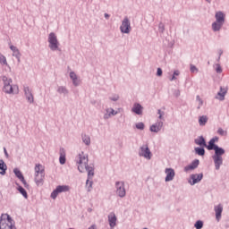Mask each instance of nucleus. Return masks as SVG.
<instances>
[{"mask_svg": "<svg viewBox=\"0 0 229 229\" xmlns=\"http://www.w3.org/2000/svg\"><path fill=\"white\" fill-rule=\"evenodd\" d=\"M76 163L79 164L78 170L80 173L88 172V180L94 178V166L89 165V155L81 152L78 155Z\"/></svg>", "mask_w": 229, "mask_h": 229, "instance_id": "f257e3e1", "label": "nucleus"}, {"mask_svg": "<svg viewBox=\"0 0 229 229\" xmlns=\"http://www.w3.org/2000/svg\"><path fill=\"white\" fill-rule=\"evenodd\" d=\"M215 154L212 156L214 164H215V169L216 171H219L221 169V165L223 164V155H225V148L217 146L215 149Z\"/></svg>", "mask_w": 229, "mask_h": 229, "instance_id": "f03ea898", "label": "nucleus"}, {"mask_svg": "<svg viewBox=\"0 0 229 229\" xmlns=\"http://www.w3.org/2000/svg\"><path fill=\"white\" fill-rule=\"evenodd\" d=\"M0 229H17L15 220L8 214H2L0 216Z\"/></svg>", "mask_w": 229, "mask_h": 229, "instance_id": "7ed1b4c3", "label": "nucleus"}, {"mask_svg": "<svg viewBox=\"0 0 229 229\" xmlns=\"http://www.w3.org/2000/svg\"><path fill=\"white\" fill-rule=\"evenodd\" d=\"M46 176L44 165L38 164L35 166V182L37 185H42Z\"/></svg>", "mask_w": 229, "mask_h": 229, "instance_id": "20e7f679", "label": "nucleus"}, {"mask_svg": "<svg viewBox=\"0 0 229 229\" xmlns=\"http://www.w3.org/2000/svg\"><path fill=\"white\" fill-rule=\"evenodd\" d=\"M48 47H50L51 51H58L60 43L58 42V38H56L55 32H51L48 35Z\"/></svg>", "mask_w": 229, "mask_h": 229, "instance_id": "39448f33", "label": "nucleus"}, {"mask_svg": "<svg viewBox=\"0 0 229 229\" xmlns=\"http://www.w3.org/2000/svg\"><path fill=\"white\" fill-rule=\"evenodd\" d=\"M120 31L121 33H125L126 35H128L130 31H131V22L130 21L128 16H125L123 18L120 26Z\"/></svg>", "mask_w": 229, "mask_h": 229, "instance_id": "423d86ee", "label": "nucleus"}, {"mask_svg": "<svg viewBox=\"0 0 229 229\" xmlns=\"http://www.w3.org/2000/svg\"><path fill=\"white\" fill-rule=\"evenodd\" d=\"M139 157H143L147 160H151V150H149V147L148 144H144L140 148Z\"/></svg>", "mask_w": 229, "mask_h": 229, "instance_id": "0eeeda50", "label": "nucleus"}, {"mask_svg": "<svg viewBox=\"0 0 229 229\" xmlns=\"http://www.w3.org/2000/svg\"><path fill=\"white\" fill-rule=\"evenodd\" d=\"M116 194L119 198H124L126 196V188L124 187V182L117 181L115 182Z\"/></svg>", "mask_w": 229, "mask_h": 229, "instance_id": "6e6552de", "label": "nucleus"}, {"mask_svg": "<svg viewBox=\"0 0 229 229\" xmlns=\"http://www.w3.org/2000/svg\"><path fill=\"white\" fill-rule=\"evenodd\" d=\"M13 173L18 180L21 182V183L24 185L25 189H30V184L26 182V179H24V175H22V172L19 170V168H14Z\"/></svg>", "mask_w": 229, "mask_h": 229, "instance_id": "1a4fd4ad", "label": "nucleus"}, {"mask_svg": "<svg viewBox=\"0 0 229 229\" xmlns=\"http://www.w3.org/2000/svg\"><path fill=\"white\" fill-rule=\"evenodd\" d=\"M165 174H166L165 178V182H173L174 180V176H176V173L173 168H165Z\"/></svg>", "mask_w": 229, "mask_h": 229, "instance_id": "9d476101", "label": "nucleus"}, {"mask_svg": "<svg viewBox=\"0 0 229 229\" xmlns=\"http://www.w3.org/2000/svg\"><path fill=\"white\" fill-rule=\"evenodd\" d=\"M190 178L191 181L190 180L189 183L191 185H196V183H199L203 180V174H192Z\"/></svg>", "mask_w": 229, "mask_h": 229, "instance_id": "9b49d317", "label": "nucleus"}, {"mask_svg": "<svg viewBox=\"0 0 229 229\" xmlns=\"http://www.w3.org/2000/svg\"><path fill=\"white\" fill-rule=\"evenodd\" d=\"M199 165V159H194L190 165L184 167V172L189 173V171H194V169H198Z\"/></svg>", "mask_w": 229, "mask_h": 229, "instance_id": "f8f14e48", "label": "nucleus"}, {"mask_svg": "<svg viewBox=\"0 0 229 229\" xmlns=\"http://www.w3.org/2000/svg\"><path fill=\"white\" fill-rule=\"evenodd\" d=\"M214 210H215L216 221L218 222L221 221V216L223 214V205L218 204L217 206H215Z\"/></svg>", "mask_w": 229, "mask_h": 229, "instance_id": "ddd939ff", "label": "nucleus"}, {"mask_svg": "<svg viewBox=\"0 0 229 229\" xmlns=\"http://www.w3.org/2000/svg\"><path fill=\"white\" fill-rule=\"evenodd\" d=\"M142 110L143 107L139 103H135L131 108V112H133L134 114H136L137 115H142Z\"/></svg>", "mask_w": 229, "mask_h": 229, "instance_id": "4468645a", "label": "nucleus"}, {"mask_svg": "<svg viewBox=\"0 0 229 229\" xmlns=\"http://www.w3.org/2000/svg\"><path fill=\"white\" fill-rule=\"evenodd\" d=\"M194 142L197 146H200V148H205V146H207V140L203 136H199L198 139H195Z\"/></svg>", "mask_w": 229, "mask_h": 229, "instance_id": "2eb2a0df", "label": "nucleus"}, {"mask_svg": "<svg viewBox=\"0 0 229 229\" xmlns=\"http://www.w3.org/2000/svg\"><path fill=\"white\" fill-rule=\"evenodd\" d=\"M215 19H216V22L225 24V14L223 13V12L219 11V12L216 13Z\"/></svg>", "mask_w": 229, "mask_h": 229, "instance_id": "dca6fc26", "label": "nucleus"}, {"mask_svg": "<svg viewBox=\"0 0 229 229\" xmlns=\"http://www.w3.org/2000/svg\"><path fill=\"white\" fill-rule=\"evenodd\" d=\"M1 80H2V81L4 83V87L11 86L13 81L12 79L6 77V75H2L1 76Z\"/></svg>", "mask_w": 229, "mask_h": 229, "instance_id": "f3484780", "label": "nucleus"}, {"mask_svg": "<svg viewBox=\"0 0 229 229\" xmlns=\"http://www.w3.org/2000/svg\"><path fill=\"white\" fill-rule=\"evenodd\" d=\"M7 169L8 166H6V164H4V160L0 159V174H2V176H4V174H6Z\"/></svg>", "mask_w": 229, "mask_h": 229, "instance_id": "a211bd4d", "label": "nucleus"}, {"mask_svg": "<svg viewBox=\"0 0 229 229\" xmlns=\"http://www.w3.org/2000/svg\"><path fill=\"white\" fill-rule=\"evenodd\" d=\"M16 185L18 186L17 191L20 192V194L22 195L25 199H28V191H26L22 186L19 185V183H16Z\"/></svg>", "mask_w": 229, "mask_h": 229, "instance_id": "6ab92c4d", "label": "nucleus"}, {"mask_svg": "<svg viewBox=\"0 0 229 229\" xmlns=\"http://www.w3.org/2000/svg\"><path fill=\"white\" fill-rule=\"evenodd\" d=\"M58 94H63L64 96H69V89L65 86H59L57 88Z\"/></svg>", "mask_w": 229, "mask_h": 229, "instance_id": "aec40b11", "label": "nucleus"}, {"mask_svg": "<svg viewBox=\"0 0 229 229\" xmlns=\"http://www.w3.org/2000/svg\"><path fill=\"white\" fill-rule=\"evenodd\" d=\"M225 23H221V22H218V21H215L212 23V30L213 31H221V28H223V25Z\"/></svg>", "mask_w": 229, "mask_h": 229, "instance_id": "412c9836", "label": "nucleus"}, {"mask_svg": "<svg viewBox=\"0 0 229 229\" xmlns=\"http://www.w3.org/2000/svg\"><path fill=\"white\" fill-rule=\"evenodd\" d=\"M59 162L61 165H64L65 164L66 159H65V149L60 148V157H59Z\"/></svg>", "mask_w": 229, "mask_h": 229, "instance_id": "4be33fe9", "label": "nucleus"}, {"mask_svg": "<svg viewBox=\"0 0 229 229\" xmlns=\"http://www.w3.org/2000/svg\"><path fill=\"white\" fill-rule=\"evenodd\" d=\"M217 145L214 142V140H209L208 141V144L207 145L206 143V146L205 148H208V151H214L216 148Z\"/></svg>", "mask_w": 229, "mask_h": 229, "instance_id": "5701e85b", "label": "nucleus"}, {"mask_svg": "<svg viewBox=\"0 0 229 229\" xmlns=\"http://www.w3.org/2000/svg\"><path fill=\"white\" fill-rule=\"evenodd\" d=\"M109 225L111 228H114L116 223H117V216L114 215L113 216H108Z\"/></svg>", "mask_w": 229, "mask_h": 229, "instance_id": "b1692460", "label": "nucleus"}, {"mask_svg": "<svg viewBox=\"0 0 229 229\" xmlns=\"http://www.w3.org/2000/svg\"><path fill=\"white\" fill-rule=\"evenodd\" d=\"M194 149L196 155H199V157H205V147H196Z\"/></svg>", "mask_w": 229, "mask_h": 229, "instance_id": "393cba45", "label": "nucleus"}, {"mask_svg": "<svg viewBox=\"0 0 229 229\" xmlns=\"http://www.w3.org/2000/svg\"><path fill=\"white\" fill-rule=\"evenodd\" d=\"M15 89V86H4L3 92H5V94H13V89Z\"/></svg>", "mask_w": 229, "mask_h": 229, "instance_id": "a878e982", "label": "nucleus"}, {"mask_svg": "<svg viewBox=\"0 0 229 229\" xmlns=\"http://www.w3.org/2000/svg\"><path fill=\"white\" fill-rule=\"evenodd\" d=\"M207 123H208V117H207V115L199 116V126H205V124H207Z\"/></svg>", "mask_w": 229, "mask_h": 229, "instance_id": "bb28decb", "label": "nucleus"}, {"mask_svg": "<svg viewBox=\"0 0 229 229\" xmlns=\"http://www.w3.org/2000/svg\"><path fill=\"white\" fill-rule=\"evenodd\" d=\"M56 189L59 191L60 194H62V192H69L68 185H58Z\"/></svg>", "mask_w": 229, "mask_h": 229, "instance_id": "cd10ccee", "label": "nucleus"}, {"mask_svg": "<svg viewBox=\"0 0 229 229\" xmlns=\"http://www.w3.org/2000/svg\"><path fill=\"white\" fill-rule=\"evenodd\" d=\"M92 185H94V182H92V179H87L86 189L88 192H90L92 191Z\"/></svg>", "mask_w": 229, "mask_h": 229, "instance_id": "c85d7f7f", "label": "nucleus"}, {"mask_svg": "<svg viewBox=\"0 0 229 229\" xmlns=\"http://www.w3.org/2000/svg\"><path fill=\"white\" fill-rule=\"evenodd\" d=\"M81 139L82 142H84L86 146H90V136L84 134L82 135Z\"/></svg>", "mask_w": 229, "mask_h": 229, "instance_id": "c756f323", "label": "nucleus"}, {"mask_svg": "<svg viewBox=\"0 0 229 229\" xmlns=\"http://www.w3.org/2000/svg\"><path fill=\"white\" fill-rule=\"evenodd\" d=\"M58 194H60V191L57 190V188H55L51 195H50V198H52V199H56V198H58Z\"/></svg>", "mask_w": 229, "mask_h": 229, "instance_id": "7c9ffc66", "label": "nucleus"}, {"mask_svg": "<svg viewBox=\"0 0 229 229\" xmlns=\"http://www.w3.org/2000/svg\"><path fill=\"white\" fill-rule=\"evenodd\" d=\"M203 221L202 220H198V221H196L195 222V224H194V227L196 228V229H201V228H203Z\"/></svg>", "mask_w": 229, "mask_h": 229, "instance_id": "2f4dec72", "label": "nucleus"}, {"mask_svg": "<svg viewBox=\"0 0 229 229\" xmlns=\"http://www.w3.org/2000/svg\"><path fill=\"white\" fill-rule=\"evenodd\" d=\"M0 64H2L3 65H8V62L6 61V57L0 54Z\"/></svg>", "mask_w": 229, "mask_h": 229, "instance_id": "473e14b6", "label": "nucleus"}, {"mask_svg": "<svg viewBox=\"0 0 229 229\" xmlns=\"http://www.w3.org/2000/svg\"><path fill=\"white\" fill-rule=\"evenodd\" d=\"M226 92H227V90L226 89H224V91L223 92H218L217 93V96H220V101H225V96H226Z\"/></svg>", "mask_w": 229, "mask_h": 229, "instance_id": "72a5a7b5", "label": "nucleus"}, {"mask_svg": "<svg viewBox=\"0 0 229 229\" xmlns=\"http://www.w3.org/2000/svg\"><path fill=\"white\" fill-rule=\"evenodd\" d=\"M25 98H26V99L28 100L29 103H33L34 102L32 93H29V94L25 95Z\"/></svg>", "mask_w": 229, "mask_h": 229, "instance_id": "f704fd0d", "label": "nucleus"}, {"mask_svg": "<svg viewBox=\"0 0 229 229\" xmlns=\"http://www.w3.org/2000/svg\"><path fill=\"white\" fill-rule=\"evenodd\" d=\"M154 126L157 127V130L160 131L164 126V122L157 121L156 123H154Z\"/></svg>", "mask_w": 229, "mask_h": 229, "instance_id": "c9c22d12", "label": "nucleus"}, {"mask_svg": "<svg viewBox=\"0 0 229 229\" xmlns=\"http://www.w3.org/2000/svg\"><path fill=\"white\" fill-rule=\"evenodd\" d=\"M13 56H15V58H17V61L21 63V52L19 50H16V52H13Z\"/></svg>", "mask_w": 229, "mask_h": 229, "instance_id": "e433bc0d", "label": "nucleus"}, {"mask_svg": "<svg viewBox=\"0 0 229 229\" xmlns=\"http://www.w3.org/2000/svg\"><path fill=\"white\" fill-rule=\"evenodd\" d=\"M158 31L159 33H164V31H165V25H164L163 22L158 24Z\"/></svg>", "mask_w": 229, "mask_h": 229, "instance_id": "4c0bfd02", "label": "nucleus"}, {"mask_svg": "<svg viewBox=\"0 0 229 229\" xmlns=\"http://www.w3.org/2000/svg\"><path fill=\"white\" fill-rule=\"evenodd\" d=\"M150 131H152L153 133H158V131H160L158 130V127L156 126L155 124H152L149 128Z\"/></svg>", "mask_w": 229, "mask_h": 229, "instance_id": "58836bf2", "label": "nucleus"}, {"mask_svg": "<svg viewBox=\"0 0 229 229\" xmlns=\"http://www.w3.org/2000/svg\"><path fill=\"white\" fill-rule=\"evenodd\" d=\"M135 126H136L137 130H144V128H145L144 123H142V122L136 123Z\"/></svg>", "mask_w": 229, "mask_h": 229, "instance_id": "ea45409f", "label": "nucleus"}, {"mask_svg": "<svg viewBox=\"0 0 229 229\" xmlns=\"http://www.w3.org/2000/svg\"><path fill=\"white\" fill-rule=\"evenodd\" d=\"M112 116L110 114V109H106V114H104V119L106 121L107 119H110Z\"/></svg>", "mask_w": 229, "mask_h": 229, "instance_id": "a19ab883", "label": "nucleus"}, {"mask_svg": "<svg viewBox=\"0 0 229 229\" xmlns=\"http://www.w3.org/2000/svg\"><path fill=\"white\" fill-rule=\"evenodd\" d=\"M190 71H191V72H199L198 67H196V65H194V64L190 65Z\"/></svg>", "mask_w": 229, "mask_h": 229, "instance_id": "79ce46f5", "label": "nucleus"}, {"mask_svg": "<svg viewBox=\"0 0 229 229\" xmlns=\"http://www.w3.org/2000/svg\"><path fill=\"white\" fill-rule=\"evenodd\" d=\"M217 133H218V135H221L222 137H225V135H226V131L225 130H223V128H219L217 130Z\"/></svg>", "mask_w": 229, "mask_h": 229, "instance_id": "37998d69", "label": "nucleus"}, {"mask_svg": "<svg viewBox=\"0 0 229 229\" xmlns=\"http://www.w3.org/2000/svg\"><path fill=\"white\" fill-rule=\"evenodd\" d=\"M72 84L74 85V87H80V80L77 78L72 80Z\"/></svg>", "mask_w": 229, "mask_h": 229, "instance_id": "c03bdc74", "label": "nucleus"}, {"mask_svg": "<svg viewBox=\"0 0 229 229\" xmlns=\"http://www.w3.org/2000/svg\"><path fill=\"white\" fill-rule=\"evenodd\" d=\"M216 72H217V74H221V72H223V68L221 67V64H216Z\"/></svg>", "mask_w": 229, "mask_h": 229, "instance_id": "a18cd8bd", "label": "nucleus"}, {"mask_svg": "<svg viewBox=\"0 0 229 229\" xmlns=\"http://www.w3.org/2000/svg\"><path fill=\"white\" fill-rule=\"evenodd\" d=\"M106 110H109V114L112 115H117V111L114 110V108H107Z\"/></svg>", "mask_w": 229, "mask_h": 229, "instance_id": "49530a36", "label": "nucleus"}, {"mask_svg": "<svg viewBox=\"0 0 229 229\" xmlns=\"http://www.w3.org/2000/svg\"><path fill=\"white\" fill-rule=\"evenodd\" d=\"M31 94V89H30V87H24V95Z\"/></svg>", "mask_w": 229, "mask_h": 229, "instance_id": "de8ad7c7", "label": "nucleus"}, {"mask_svg": "<svg viewBox=\"0 0 229 229\" xmlns=\"http://www.w3.org/2000/svg\"><path fill=\"white\" fill-rule=\"evenodd\" d=\"M70 78H71V80H75L76 78H78V75H76V72H71Z\"/></svg>", "mask_w": 229, "mask_h": 229, "instance_id": "09e8293b", "label": "nucleus"}, {"mask_svg": "<svg viewBox=\"0 0 229 229\" xmlns=\"http://www.w3.org/2000/svg\"><path fill=\"white\" fill-rule=\"evenodd\" d=\"M109 99L111 101H119V95H114V97H110Z\"/></svg>", "mask_w": 229, "mask_h": 229, "instance_id": "8fccbe9b", "label": "nucleus"}, {"mask_svg": "<svg viewBox=\"0 0 229 229\" xmlns=\"http://www.w3.org/2000/svg\"><path fill=\"white\" fill-rule=\"evenodd\" d=\"M174 98H180V89H174Z\"/></svg>", "mask_w": 229, "mask_h": 229, "instance_id": "3c124183", "label": "nucleus"}, {"mask_svg": "<svg viewBox=\"0 0 229 229\" xmlns=\"http://www.w3.org/2000/svg\"><path fill=\"white\" fill-rule=\"evenodd\" d=\"M10 49H11V51H13V53H15L16 51L19 50V48H17V47L13 46V45L10 46Z\"/></svg>", "mask_w": 229, "mask_h": 229, "instance_id": "603ef678", "label": "nucleus"}, {"mask_svg": "<svg viewBox=\"0 0 229 229\" xmlns=\"http://www.w3.org/2000/svg\"><path fill=\"white\" fill-rule=\"evenodd\" d=\"M162 74H163L162 68H157V76L160 77L162 76Z\"/></svg>", "mask_w": 229, "mask_h": 229, "instance_id": "864d4df0", "label": "nucleus"}, {"mask_svg": "<svg viewBox=\"0 0 229 229\" xmlns=\"http://www.w3.org/2000/svg\"><path fill=\"white\" fill-rule=\"evenodd\" d=\"M201 106H203V99H201L199 102V106H198V110H199V108H201Z\"/></svg>", "mask_w": 229, "mask_h": 229, "instance_id": "5fc2aeb1", "label": "nucleus"}, {"mask_svg": "<svg viewBox=\"0 0 229 229\" xmlns=\"http://www.w3.org/2000/svg\"><path fill=\"white\" fill-rule=\"evenodd\" d=\"M210 140H214V143L216 144V142L219 141V138L218 137H214Z\"/></svg>", "mask_w": 229, "mask_h": 229, "instance_id": "6e6d98bb", "label": "nucleus"}, {"mask_svg": "<svg viewBox=\"0 0 229 229\" xmlns=\"http://www.w3.org/2000/svg\"><path fill=\"white\" fill-rule=\"evenodd\" d=\"M174 76H180V71H178V70H175L174 72Z\"/></svg>", "mask_w": 229, "mask_h": 229, "instance_id": "4d7b16f0", "label": "nucleus"}, {"mask_svg": "<svg viewBox=\"0 0 229 229\" xmlns=\"http://www.w3.org/2000/svg\"><path fill=\"white\" fill-rule=\"evenodd\" d=\"M157 114H158V115H165V113H164V111H162V110H157Z\"/></svg>", "mask_w": 229, "mask_h": 229, "instance_id": "13d9d810", "label": "nucleus"}, {"mask_svg": "<svg viewBox=\"0 0 229 229\" xmlns=\"http://www.w3.org/2000/svg\"><path fill=\"white\" fill-rule=\"evenodd\" d=\"M4 153L6 157V158H8V151H6V148H4Z\"/></svg>", "mask_w": 229, "mask_h": 229, "instance_id": "bf43d9fd", "label": "nucleus"}, {"mask_svg": "<svg viewBox=\"0 0 229 229\" xmlns=\"http://www.w3.org/2000/svg\"><path fill=\"white\" fill-rule=\"evenodd\" d=\"M223 55V49H218V56H222Z\"/></svg>", "mask_w": 229, "mask_h": 229, "instance_id": "052dcab7", "label": "nucleus"}, {"mask_svg": "<svg viewBox=\"0 0 229 229\" xmlns=\"http://www.w3.org/2000/svg\"><path fill=\"white\" fill-rule=\"evenodd\" d=\"M104 17H105V19H110V14H108V13H106L104 14Z\"/></svg>", "mask_w": 229, "mask_h": 229, "instance_id": "680f3d73", "label": "nucleus"}, {"mask_svg": "<svg viewBox=\"0 0 229 229\" xmlns=\"http://www.w3.org/2000/svg\"><path fill=\"white\" fill-rule=\"evenodd\" d=\"M174 80H176V77L173 74L172 78L170 79V81H174Z\"/></svg>", "mask_w": 229, "mask_h": 229, "instance_id": "e2e57ef3", "label": "nucleus"}, {"mask_svg": "<svg viewBox=\"0 0 229 229\" xmlns=\"http://www.w3.org/2000/svg\"><path fill=\"white\" fill-rule=\"evenodd\" d=\"M201 100V98L199 97V95H197V97H196V101H200Z\"/></svg>", "mask_w": 229, "mask_h": 229, "instance_id": "0e129e2a", "label": "nucleus"}, {"mask_svg": "<svg viewBox=\"0 0 229 229\" xmlns=\"http://www.w3.org/2000/svg\"><path fill=\"white\" fill-rule=\"evenodd\" d=\"M88 229H98L97 227H96V225H91V226H89Z\"/></svg>", "mask_w": 229, "mask_h": 229, "instance_id": "69168bd1", "label": "nucleus"}, {"mask_svg": "<svg viewBox=\"0 0 229 229\" xmlns=\"http://www.w3.org/2000/svg\"><path fill=\"white\" fill-rule=\"evenodd\" d=\"M225 90H226V89L220 87V91L219 92H225Z\"/></svg>", "mask_w": 229, "mask_h": 229, "instance_id": "338daca9", "label": "nucleus"}, {"mask_svg": "<svg viewBox=\"0 0 229 229\" xmlns=\"http://www.w3.org/2000/svg\"><path fill=\"white\" fill-rule=\"evenodd\" d=\"M91 105H96V100H92Z\"/></svg>", "mask_w": 229, "mask_h": 229, "instance_id": "774afa93", "label": "nucleus"}]
</instances>
